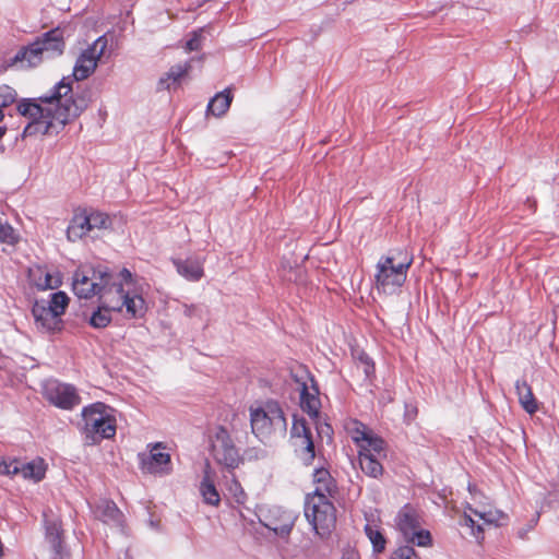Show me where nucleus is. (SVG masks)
Here are the masks:
<instances>
[{"instance_id":"nucleus-1","label":"nucleus","mask_w":559,"mask_h":559,"mask_svg":"<svg viewBox=\"0 0 559 559\" xmlns=\"http://www.w3.org/2000/svg\"><path fill=\"white\" fill-rule=\"evenodd\" d=\"M107 46V37L99 36L79 55L72 74L63 76L47 94L24 98L17 104L20 115L29 119L24 136L58 134L66 124L81 116L88 107L90 98L84 93L74 92L73 82L83 81L94 73Z\"/></svg>"},{"instance_id":"nucleus-2","label":"nucleus","mask_w":559,"mask_h":559,"mask_svg":"<svg viewBox=\"0 0 559 559\" xmlns=\"http://www.w3.org/2000/svg\"><path fill=\"white\" fill-rule=\"evenodd\" d=\"M64 47L63 31L60 27L52 28L37 36L27 46L21 47L11 59L10 66L21 63L26 68L37 67L45 58L62 55Z\"/></svg>"},{"instance_id":"nucleus-3","label":"nucleus","mask_w":559,"mask_h":559,"mask_svg":"<svg viewBox=\"0 0 559 559\" xmlns=\"http://www.w3.org/2000/svg\"><path fill=\"white\" fill-rule=\"evenodd\" d=\"M83 426L81 432L86 445L99 444L105 439H111L117 431L112 409L105 403L96 402L83 407Z\"/></svg>"},{"instance_id":"nucleus-4","label":"nucleus","mask_w":559,"mask_h":559,"mask_svg":"<svg viewBox=\"0 0 559 559\" xmlns=\"http://www.w3.org/2000/svg\"><path fill=\"white\" fill-rule=\"evenodd\" d=\"M250 425L252 433L262 442H267L273 436H285L287 419L280 403L267 400L262 406L250 408Z\"/></svg>"},{"instance_id":"nucleus-5","label":"nucleus","mask_w":559,"mask_h":559,"mask_svg":"<svg viewBox=\"0 0 559 559\" xmlns=\"http://www.w3.org/2000/svg\"><path fill=\"white\" fill-rule=\"evenodd\" d=\"M305 516L320 537H328L336 524V509L326 497H306Z\"/></svg>"},{"instance_id":"nucleus-6","label":"nucleus","mask_w":559,"mask_h":559,"mask_svg":"<svg viewBox=\"0 0 559 559\" xmlns=\"http://www.w3.org/2000/svg\"><path fill=\"white\" fill-rule=\"evenodd\" d=\"M112 277L114 274L100 265L90 270H76L73 274L72 288L79 298L88 299L107 288Z\"/></svg>"},{"instance_id":"nucleus-7","label":"nucleus","mask_w":559,"mask_h":559,"mask_svg":"<svg viewBox=\"0 0 559 559\" xmlns=\"http://www.w3.org/2000/svg\"><path fill=\"white\" fill-rule=\"evenodd\" d=\"M211 454L218 465L224 466L228 471H234L242 463V457L231 436L223 426L217 427L211 437Z\"/></svg>"},{"instance_id":"nucleus-8","label":"nucleus","mask_w":559,"mask_h":559,"mask_svg":"<svg viewBox=\"0 0 559 559\" xmlns=\"http://www.w3.org/2000/svg\"><path fill=\"white\" fill-rule=\"evenodd\" d=\"M290 443L294 452L305 466H310L317 456L313 436L304 417L294 416L290 428Z\"/></svg>"},{"instance_id":"nucleus-9","label":"nucleus","mask_w":559,"mask_h":559,"mask_svg":"<svg viewBox=\"0 0 559 559\" xmlns=\"http://www.w3.org/2000/svg\"><path fill=\"white\" fill-rule=\"evenodd\" d=\"M43 396L53 406L70 411L81 403V397L73 384L58 380H47L43 385Z\"/></svg>"},{"instance_id":"nucleus-10","label":"nucleus","mask_w":559,"mask_h":559,"mask_svg":"<svg viewBox=\"0 0 559 559\" xmlns=\"http://www.w3.org/2000/svg\"><path fill=\"white\" fill-rule=\"evenodd\" d=\"M405 265L406 263H400L397 266L384 264V261L380 259L377 263V288L381 289L384 294H393L401 288L407 276Z\"/></svg>"},{"instance_id":"nucleus-11","label":"nucleus","mask_w":559,"mask_h":559,"mask_svg":"<svg viewBox=\"0 0 559 559\" xmlns=\"http://www.w3.org/2000/svg\"><path fill=\"white\" fill-rule=\"evenodd\" d=\"M36 329L44 334L53 335L60 333L64 323L51 308L46 307V300H35L32 307Z\"/></svg>"},{"instance_id":"nucleus-12","label":"nucleus","mask_w":559,"mask_h":559,"mask_svg":"<svg viewBox=\"0 0 559 559\" xmlns=\"http://www.w3.org/2000/svg\"><path fill=\"white\" fill-rule=\"evenodd\" d=\"M160 448H164L163 444L157 442L152 447L148 454H139L140 466L143 472L160 476L170 474V454L158 451Z\"/></svg>"},{"instance_id":"nucleus-13","label":"nucleus","mask_w":559,"mask_h":559,"mask_svg":"<svg viewBox=\"0 0 559 559\" xmlns=\"http://www.w3.org/2000/svg\"><path fill=\"white\" fill-rule=\"evenodd\" d=\"M92 512L95 519L105 525L116 528L121 533L126 532V518L122 511L110 499H99L93 507Z\"/></svg>"},{"instance_id":"nucleus-14","label":"nucleus","mask_w":559,"mask_h":559,"mask_svg":"<svg viewBox=\"0 0 559 559\" xmlns=\"http://www.w3.org/2000/svg\"><path fill=\"white\" fill-rule=\"evenodd\" d=\"M45 515V528H46V539L50 544L52 549V559H67L69 558V552L63 546V528L61 520L58 518H47Z\"/></svg>"},{"instance_id":"nucleus-15","label":"nucleus","mask_w":559,"mask_h":559,"mask_svg":"<svg viewBox=\"0 0 559 559\" xmlns=\"http://www.w3.org/2000/svg\"><path fill=\"white\" fill-rule=\"evenodd\" d=\"M308 381L300 383V407L312 418L319 417L321 402L319 399V389L316 385L313 377L307 372Z\"/></svg>"},{"instance_id":"nucleus-16","label":"nucleus","mask_w":559,"mask_h":559,"mask_svg":"<svg viewBox=\"0 0 559 559\" xmlns=\"http://www.w3.org/2000/svg\"><path fill=\"white\" fill-rule=\"evenodd\" d=\"M313 484L316 489L313 493H309L306 497L321 498V496L329 498H335L338 492L337 483L331 475L329 468L320 466L314 468L312 473Z\"/></svg>"},{"instance_id":"nucleus-17","label":"nucleus","mask_w":559,"mask_h":559,"mask_svg":"<svg viewBox=\"0 0 559 559\" xmlns=\"http://www.w3.org/2000/svg\"><path fill=\"white\" fill-rule=\"evenodd\" d=\"M259 520L264 527L281 537L287 536L293 528L290 518L282 514L280 509H270L267 513H262Z\"/></svg>"},{"instance_id":"nucleus-18","label":"nucleus","mask_w":559,"mask_h":559,"mask_svg":"<svg viewBox=\"0 0 559 559\" xmlns=\"http://www.w3.org/2000/svg\"><path fill=\"white\" fill-rule=\"evenodd\" d=\"M395 524L404 539L407 538L420 526V516L416 508L409 503L403 506L395 516Z\"/></svg>"},{"instance_id":"nucleus-19","label":"nucleus","mask_w":559,"mask_h":559,"mask_svg":"<svg viewBox=\"0 0 559 559\" xmlns=\"http://www.w3.org/2000/svg\"><path fill=\"white\" fill-rule=\"evenodd\" d=\"M99 305L103 308H106L109 312H120L122 310V306L120 302L123 299V285L122 283H117L114 278L109 282L107 288H104L98 295Z\"/></svg>"},{"instance_id":"nucleus-20","label":"nucleus","mask_w":559,"mask_h":559,"mask_svg":"<svg viewBox=\"0 0 559 559\" xmlns=\"http://www.w3.org/2000/svg\"><path fill=\"white\" fill-rule=\"evenodd\" d=\"M354 441L359 447V453H374V456H385L384 452V445L385 442L382 438L372 436L371 433L367 432L365 430V427L362 429H357L356 435L354 436Z\"/></svg>"},{"instance_id":"nucleus-21","label":"nucleus","mask_w":559,"mask_h":559,"mask_svg":"<svg viewBox=\"0 0 559 559\" xmlns=\"http://www.w3.org/2000/svg\"><path fill=\"white\" fill-rule=\"evenodd\" d=\"M91 229V223L87 218V209L78 210L67 228V238L69 241L75 242L86 236Z\"/></svg>"},{"instance_id":"nucleus-22","label":"nucleus","mask_w":559,"mask_h":559,"mask_svg":"<svg viewBox=\"0 0 559 559\" xmlns=\"http://www.w3.org/2000/svg\"><path fill=\"white\" fill-rule=\"evenodd\" d=\"M173 262L176 266L177 272L188 281L198 282L204 275L203 264L199 259H176Z\"/></svg>"},{"instance_id":"nucleus-23","label":"nucleus","mask_w":559,"mask_h":559,"mask_svg":"<svg viewBox=\"0 0 559 559\" xmlns=\"http://www.w3.org/2000/svg\"><path fill=\"white\" fill-rule=\"evenodd\" d=\"M515 392L520 405L527 414L533 415L538 411V402L534 396L531 385L525 379H519L515 381Z\"/></svg>"},{"instance_id":"nucleus-24","label":"nucleus","mask_w":559,"mask_h":559,"mask_svg":"<svg viewBox=\"0 0 559 559\" xmlns=\"http://www.w3.org/2000/svg\"><path fill=\"white\" fill-rule=\"evenodd\" d=\"M28 275L32 284L39 290L53 289L60 285V280L55 278L44 266L29 269Z\"/></svg>"},{"instance_id":"nucleus-25","label":"nucleus","mask_w":559,"mask_h":559,"mask_svg":"<svg viewBox=\"0 0 559 559\" xmlns=\"http://www.w3.org/2000/svg\"><path fill=\"white\" fill-rule=\"evenodd\" d=\"M47 465L41 457H37L31 462L22 463L20 461L19 469L20 474L23 476L24 479H31L35 483L40 481L44 479L46 474Z\"/></svg>"},{"instance_id":"nucleus-26","label":"nucleus","mask_w":559,"mask_h":559,"mask_svg":"<svg viewBox=\"0 0 559 559\" xmlns=\"http://www.w3.org/2000/svg\"><path fill=\"white\" fill-rule=\"evenodd\" d=\"M122 308H126L127 316L129 318H142L146 312V302L141 295H130L123 290V299L120 302Z\"/></svg>"},{"instance_id":"nucleus-27","label":"nucleus","mask_w":559,"mask_h":559,"mask_svg":"<svg viewBox=\"0 0 559 559\" xmlns=\"http://www.w3.org/2000/svg\"><path fill=\"white\" fill-rule=\"evenodd\" d=\"M200 492L205 503L211 506H218L221 497L213 479L211 478V468L209 463L205 464L203 479L200 484Z\"/></svg>"},{"instance_id":"nucleus-28","label":"nucleus","mask_w":559,"mask_h":559,"mask_svg":"<svg viewBox=\"0 0 559 559\" xmlns=\"http://www.w3.org/2000/svg\"><path fill=\"white\" fill-rule=\"evenodd\" d=\"M233 100L230 88L217 93L207 104L206 112L215 117H221L229 109Z\"/></svg>"},{"instance_id":"nucleus-29","label":"nucleus","mask_w":559,"mask_h":559,"mask_svg":"<svg viewBox=\"0 0 559 559\" xmlns=\"http://www.w3.org/2000/svg\"><path fill=\"white\" fill-rule=\"evenodd\" d=\"M191 69L190 62H185L183 64H176L169 69L168 72L165 73L158 80L157 90L164 91L169 90L170 83H178L181 78H183Z\"/></svg>"},{"instance_id":"nucleus-30","label":"nucleus","mask_w":559,"mask_h":559,"mask_svg":"<svg viewBox=\"0 0 559 559\" xmlns=\"http://www.w3.org/2000/svg\"><path fill=\"white\" fill-rule=\"evenodd\" d=\"M358 460L361 471L367 476L378 478L382 475L383 466L379 461V456H374V453H359Z\"/></svg>"},{"instance_id":"nucleus-31","label":"nucleus","mask_w":559,"mask_h":559,"mask_svg":"<svg viewBox=\"0 0 559 559\" xmlns=\"http://www.w3.org/2000/svg\"><path fill=\"white\" fill-rule=\"evenodd\" d=\"M365 533L372 545L373 552H383L385 549L386 539L378 526L368 523L365 525Z\"/></svg>"},{"instance_id":"nucleus-32","label":"nucleus","mask_w":559,"mask_h":559,"mask_svg":"<svg viewBox=\"0 0 559 559\" xmlns=\"http://www.w3.org/2000/svg\"><path fill=\"white\" fill-rule=\"evenodd\" d=\"M87 218L91 223V229H108L112 226L111 217L102 211L90 209L87 210Z\"/></svg>"},{"instance_id":"nucleus-33","label":"nucleus","mask_w":559,"mask_h":559,"mask_svg":"<svg viewBox=\"0 0 559 559\" xmlns=\"http://www.w3.org/2000/svg\"><path fill=\"white\" fill-rule=\"evenodd\" d=\"M381 260L384 261V264H393L397 266L400 263L405 264V270L408 271L413 263V255L407 252V250L404 249H393L389 252L388 255L382 257Z\"/></svg>"},{"instance_id":"nucleus-34","label":"nucleus","mask_w":559,"mask_h":559,"mask_svg":"<svg viewBox=\"0 0 559 559\" xmlns=\"http://www.w3.org/2000/svg\"><path fill=\"white\" fill-rule=\"evenodd\" d=\"M50 297V300L46 301V307L51 308L55 312L58 313V317L61 318L69 305V297L61 290L51 294Z\"/></svg>"},{"instance_id":"nucleus-35","label":"nucleus","mask_w":559,"mask_h":559,"mask_svg":"<svg viewBox=\"0 0 559 559\" xmlns=\"http://www.w3.org/2000/svg\"><path fill=\"white\" fill-rule=\"evenodd\" d=\"M111 320V312L99 305L97 310L92 313L88 322L95 329H103L109 325Z\"/></svg>"},{"instance_id":"nucleus-36","label":"nucleus","mask_w":559,"mask_h":559,"mask_svg":"<svg viewBox=\"0 0 559 559\" xmlns=\"http://www.w3.org/2000/svg\"><path fill=\"white\" fill-rule=\"evenodd\" d=\"M405 540L419 547H427L431 545L432 537L429 531L419 526L416 531H413V534L405 538Z\"/></svg>"},{"instance_id":"nucleus-37","label":"nucleus","mask_w":559,"mask_h":559,"mask_svg":"<svg viewBox=\"0 0 559 559\" xmlns=\"http://www.w3.org/2000/svg\"><path fill=\"white\" fill-rule=\"evenodd\" d=\"M19 239L15 229L8 222L0 221V242L14 246L19 242Z\"/></svg>"},{"instance_id":"nucleus-38","label":"nucleus","mask_w":559,"mask_h":559,"mask_svg":"<svg viewBox=\"0 0 559 559\" xmlns=\"http://www.w3.org/2000/svg\"><path fill=\"white\" fill-rule=\"evenodd\" d=\"M461 526H466L471 528V535L475 537L477 542H481L484 539V528L481 525L476 524L474 519L469 514H464L462 520L460 521Z\"/></svg>"},{"instance_id":"nucleus-39","label":"nucleus","mask_w":559,"mask_h":559,"mask_svg":"<svg viewBox=\"0 0 559 559\" xmlns=\"http://www.w3.org/2000/svg\"><path fill=\"white\" fill-rule=\"evenodd\" d=\"M182 308V313L189 318V319H199V320H202L206 313H207V309L205 306L203 305H188V304H182L181 306Z\"/></svg>"},{"instance_id":"nucleus-40","label":"nucleus","mask_w":559,"mask_h":559,"mask_svg":"<svg viewBox=\"0 0 559 559\" xmlns=\"http://www.w3.org/2000/svg\"><path fill=\"white\" fill-rule=\"evenodd\" d=\"M20 460L13 457L0 460V475L14 476L20 474L19 469Z\"/></svg>"},{"instance_id":"nucleus-41","label":"nucleus","mask_w":559,"mask_h":559,"mask_svg":"<svg viewBox=\"0 0 559 559\" xmlns=\"http://www.w3.org/2000/svg\"><path fill=\"white\" fill-rule=\"evenodd\" d=\"M17 94L9 85H0V108H5L16 100Z\"/></svg>"},{"instance_id":"nucleus-42","label":"nucleus","mask_w":559,"mask_h":559,"mask_svg":"<svg viewBox=\"0 0 559 559\" xmlns=\"http://www.w3.org/2000/svg\"><path fill=\"white\" fill-rule=\"evenodd\" d=\"M468 510L479 519L484 520V522L487 524H497L499 520L503 516V513L498 510L480 512L472 507H468Z\"/></svg>"},{"instance_id":"nucleus-43","label":"nucleus","mask_w":559,"mask_h":559,"mask_svg":"<svg viewBox=\"0 0 559 559\" xmlns=\"http://www.w3.org/2000/svg\"><path fill=\"white\" fill-rule=\"evenodd\" d=\"M204 27L198 28L191 33V37L186 43L188 51H198L202 47Z\"/></svg>"},{"instance_id":"nucleus-44","label":"nucleus","mask_w":559,"mask_h":559,"mask_svg":"<svg viewBox=\"0 0 559 559\" xmlns=\"http://www.w3.org/2000/svg\"><path fill=\"white\" fill-rule=\"evenodd\" d=\"M391 559H421V558L417 555V552L415 551L413 546L405 545V546H400L399 548H396L392 552Z\"/></svg>"},{"instance_id":"nucleus-45","label":"nucleus","mask_w":559,"mask_h":559,"mask_svg":"<svg viewBox=\"0 0 559 559\" xmlns=\"http://www.w3.org/2000/svg\"><path fill=\"white\" fill-rule=\"evenodd\" d=\"M357 361L362 366L366 378H370L374 373V364L371 357L365 352L357 354Z\"/></svg>"},{"instance_id":"nucleus-46","label":"nucleus","mask_w":559,"mask_h":559,"mask_svg":"<svg viewBox=\"0 0 559 559\" xmlns=\"http://www.w3.org/2000/svg\"><path fill=\"white\" fill-rule=\"evenodd\" d=\"M228 490L238 504H243L246 502L247 495L238 480L233 479Z\"/></svg>"},{"instance_id":"nucleus-47","label":"nucleus","mask_w":559,"mask_h":559,"mask_svg":"<svg viewBox=\"0 0 559 559\" xmlns=\"http://www.w3.org/2000/svg\"><path fill=\"white\" fill-rule=\"evenodd\" d=\"M341 559H360V556L356 549L347 547L343 549Z\"/></svg>"},{"instance_id":"nucleus-48","label":"nucleus","mask_w":559,"mask_h":559,"mask_svg":"<svg viewBox=\"0 0 559 559\" xmlns=\"http://www.w3.org/2000/svg\"><path fill=\"white\" fill-rule=\"evenodd\" d=\"M119 275L128 283L132 280V274L128 269H122Z\"/></svg>"},{"instance_id":"nucleus-49","label":"nucleus","mask_w":559,"mask_h":559,"mask_svg":"<svg viewBox=\"0 0 559 559\" xmlns=\"http://www.w3.org/2000/svg\"><path fill=\"white\" fill-rule=\"evenodd\" d=\"M318 433L321 435L323 432L330 433L332 432V428L329 424H324V426H317Z\"/></svg>"},{"instance_id":"nucleus-50","label":"nucleus","mask_w":559,"mask_h":559,"mask_svg":"<svg viewBox=\"0 0 559 559\" xmlns=\"http://www.w3.org/2000/svg\"><path fill=\"white\" fill-rule=\"evenodd\" d=\"M5 132H7V128L5 127H0V140L3 138Z\"/></svg>"},{"instance_id":"nucleus-51","label":"nucleus","mask_w":559,"mask_h":559,"mask_svg":"<svg viewBox=\"0 0 559 559\" xmlns=\"http://www.w3.org/2000/svg\"><path fill=\"white\" fill-rule=\"evenodd\" d=\"M3 118H4V115H3L2 109L0 108V121H2Z\"/></svg>"}]
</instances>
